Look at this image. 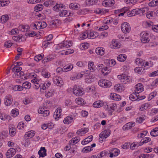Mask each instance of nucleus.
I'll use <instances>...</instances> for the list:
<instances>
[{
    "instance_id": "obj_1",
    "label": "nucleus",
    "mask_w": 158,
    "mask_h": 158,
    "mask_svg": "<svg viewBox=\"0 0 158 158\" xmlns=\"http://www.w3.org/2000/svg\"><path fill=\"white\" fill-rule=\"evenodd\" d=\"M141 41L143 43H147L150 41V36L149 33L145 31L142 32L140 34Z\"/></svg>"
},
{
    "instance_id": "obj_2",
    "label": "nucleus",
    "mask_w": 158,
    "mask_h": 158,
    "mask_svg": "<svg viewBox=\"0 0 158 158\" xmlns=\"http://www.w3.org/2000/svg\"><path fill=\"white\" fill-rule=\"evenodd\" d=\"M73 94L78 96H80L84 94V91L83 88L77 87L75 85L73 88Z\"/></svg>"
},
{
    "instance_id": "obj_3",
    "label": "nucleus",
    "mask_w": 158,
    "mask_h": 158,
    "mask_svg": "<svg viewBox=\"0 0 158 158\" xmlns=\"http://www.w3.org/2000/svg\"><path fill=\"white\" fill-rule=\"evenodd\" d=\"M99 85L102 87L109 88L111 86L112 83L110 81L105 79L100 80L98 82Z\"/></svg>"
},
{
    "instance_id": "obj_4",
    "label": "nucleus",
    "mask_w": 158,
    "mask_h": 158,
    "mask_svg": "<svg viewBox=\"0 0 158 158\" xmlns=\"http://www.w3.org/2000/svg\"><path fill=\"white\" fill-rule=\"evenodd\" d=\"M121 29L123 33H128L131 30V27L128 23L124 22L121 25Z\"/></svg>"
},
{
    "instance_id": "obj_5",
    "label": "nucleus",
    "mask_w": 158,
    "mask_h": 158,
    "mask_svg": "<svg viewBox=\"0 0 158 158\" xmlns=\"http://www.w3.org/2000/svg\"><path fill=\"white\" fill-rule=\"evenodd\" d=\"M13 98L10 95H7L5 97L4 104L6 106H10L12 103Z\"/></svg>"
},
{
    "instance_id": "obj_6",
    "label": "nucleus",
    "mask_w": 158,
    "mask_h": 158,
    "mask_svg": "<svg viewBox=\"0 0 158 158\" xmlns=\"http://www.w3.org/2000/svg\"><path fill=\"white\" fill-rule=\"evenodd\" d=\"M110 153V157L111 158L113 156H117L120 153V151L119 149L116 148H113L109 150Z\"/></svg>"
},
{
    "instance_id": "obj_7",
    "label": "nucleus",
    "mask_w": 158,
    "mask_h": 158,
    "mask_svg": "<svg viewBox=\"0 0 158 158\" xmlns=\"http://www.w3.org/2000/svg\"><path fill=\"white\" fill-rule=\"evenodd\" d=\"M115 3L114 0H106L102 2V4L104 6L110 7L113 6Z\"/></svg>"
},
{
    "instance_id": "obj_8",
    "label": "nucleus",
    "mask_w": 158,
    "mask_h": 158,
    "mask_svg": "<svg viewBox=\"0 0 158 158\" xmlns=\"http://www.w3.org/2000/svg\"><path fill=\"white\" fill-rule=\"evenodd\" d=\"M62 110L60 107L57 108L54 113L53 117L56 119H57L60 118Z\"/></svg>"
},
{
    "instance_id": "obj_9",
    "label": "nucleus",
    "mask_w": 158,
    "mask_h": 158,
    "mask_svg": "<svg viewBox=\"0 0 158 158\" xmlns=\"http://www.w3.org/2000/svg\"><path fill=\"white\" fill-rule=\"evenodd\" d=\"M16 153L15 149L14 148L9 149L6 153V156L7 158L12 157Z\"/></svg>"
},
{
    "instance_id": "obj_10",
    "label": "nucleus",
    "mask_w": 158,
    "mask_h": 158,
    "mask_svg": "<svg viewBox=\"0 0 158 158\" xmlns=\"http://www.w3.org/2000/svg\"><path fill=\"white\" fill-rule=\"evenodd\" d=\"M110 134V131L109 130H106L102 131L99 135V137L102 138H106Z\"/></svg>"
},
{
    "instance_id": "obj_11",
    "label": "nucleus",
    "mask_w": 158,
    "mask_h": 158,
    "mask_svg": "<svg viewBox=\"0 0 158 158\" xmlns=\"http://www.w3.org/2000/svg\"><path fill=\"white\" fill-rule=\"evenodd\" d=\"M135 92L137 94H139L143 91L144 88L143 87L142 84L141 83H138L135 86Z\"/></svg>"
},
{
    "instance_id": "obj_12",
    "label": "nucleus",
    "mask_w": 158,
    "mask_h": 158,
    "mask_svg": "<svg viewBox=\"0 0 158 158\" xmlns=\"http://www.w3.org/2000/svg\"><path fill=\"white\" fill-rule=\"evenodd\" d=\"M87 35L88 38L92 39L95 38L99 35L98 33L96 31H88Z\"/></svg>"
},
{
    "instance_id": "obj_13",
    "label": "nucleus",
    "mask_w": 158,
    "mask_h": 158,
    "mask_svg": "<svg viewBox=\"0 0 158 158\" xmlns=\"http://www.w3.org/2000/svg\"><path fill=\"white\" fill-rule=\"evenodd\" d=\"M116 62L114 59L107 60L104 62V63L107 67H112L116 64Z\"/></svg>"
},
{
    "instance_id": "obj_14",
    "label": "nucleus",
    "mask_w": 158,
    "mask_h": 158,
    "mask_svg": "<svg viewBox=\"0 0 158 158\" xmlns=\"http://www.w3.org/2000/svg\"><path fill=\"white\" fill-rule=\"evenodd\" d=\"M139 96V94H137L135 92L130 95L129 98L131 100L135 101L138 100Z\"/></svg>"
},
{
    "instance_id": "obj_15",
    "label": "nucleus",
    "mask_w": 158,
    "mask_h": 158,
    "mask_svg": "<svg viewBox=\"0 0 158 158\" xmlns=\"http://www.w3.org/2000/svg\"><path fill=\"white\" fill-rule=\"evenodd\" d=\"M40 157H44L47 155L46 150L45 147H41L38 152Z\"/></svg>"
},
{
    "instance_id": "obj_16",
    "label": "nucleus",
    "mask_w": 158,
    "mask_h": 158,
    "mask_svg": "<svg viewBox=\"0 0 158 158\" xmlns=\"http://www.w3.org/2000/svg\"><path fill=\"white\" fill-rule=\"evenodd\" d=\"M80 5L79 4L76 3H71L69 5V7L70 9L75 10H78L80 8Z\"/></svg>"
},
{
    "instance_id": "obj_17",
    "label": "nucleus",
    "mask_w": 158,
    "mask_h": 158,
    "mask_svg": "<svg viewBox=\"0 0 158 158\" xmlns=\"http://www.w3.org/2000/svg\"><path fill=\"white\" fill-rule=\"evenodd\" d=\"M89 129L88 128H82L78 130L77 132V134L78 135H81L87 133Z\"/></svg>"
},
{
    "instance_id": "obj_18",
    "label": "nucleus",
    "mask_w": 158,
    "mask_h": 158,
    "mask_svg": "<svg viewBox=\"0 0 158 158\" xmlns=\"http://www.w3.org/2000/svg\"><path fill=\"white\" fill-rule=\"evenodd\" d=\"M151 107L150 104L148 103H145L142 104L139 108V110L141 111L146 110L148 108H150Z\"/></svg>"
},
{
    "instance_id": "obj_19",
    "label": "nucleus",
    "mask_w": 158,
    "mask_h": 158,
    "mask_svg": "<svg viewBox=\"0 0 158 158\" xmlns=\"http://www.w3.org/2000/svg\"><path fill=\"white\" fill-rule=\"evenodd\" d=\"M73 119L72 116H68L64 119L63 122L65 124H69L73 122Z\"/></svg>"
},
{
    "instance_id": "obj_20",
    "label": "nucleus",
    "mask_w": 158,
    "mask_h": 158,
    "mask_svg": "<svg viewBox=\"0 0 158 158\" xmlns=\"http://www.w3.org/2000/svg\"><path fill=\"white\" fill-rule=\"evenodd\" d=\"M104 48L102 47L97 48L95 52L98 55L101 56L103 55L104 54Z\"/></svg>"
},
{
    "instance_id": "obj_21",
    "label": "nucleus",
    "mask_w": 158,
    "mask_h": 158,
    "mask_svg": "<svg viewBox=\"0 0 158 158\" xmlns=\"http://www.w3.org/2000/svg\"><path fill=\"white\" fill-rule=\"evenodd\" d=\"M9 131L10 135L11 136H14L16 133V129L14 126L13 125L9 127Z\"/></svg>"
},
{
    "instance_id": "obj_22",
    "label": "nucleus",
    "mask_w": 158,
    "mask_h": 158,
    "mask_svg": "<svg viewBox=\"0 0 158 158\" xmlns=\"http://www.w3.org/2000/svg\"><path fill=\"white\" fill-rule=\"evenodd\" d=\"M80 140V139L79 137H75L69 141V144L70 145H74L78 143Z\"/></svg>"
},
{
    "instance_id": "obj_23",
    "label": "nucleus",
    "mask_w": 158,
    "mask_h": 158,
    "mask_svg": "<svg viewBox=\"0 0 158 158\" xmlns=\"http://www.w3.org/2000/svg\"><path fill=\"white\" fill-rule=\"evenodd\" d=\"M93 138V137L92 135L89 136L87 138H85L84 141H82L81 143L83 145L87 144L92 140Z\"/></svg>"
},
{
    "instance_id": "obj_24",
    "label": "nucleus",
    "mask_w": 158,
    "mask_h": 158,
    "mask_svg": "<svg viewBox=\"0 0 158 158\" xmlns=\"http://www.w3.org/2000/svg\"><path fill=\"white\" fill-rule=\"evenodd\" d=\"M64 7V5L63 4H58L56 3L55 6H53V9L54 10L58 11Z\"/></svg>"
},
{
    "instance_id": "obj_25",
    "label": "nucleus",
    "mask_w": 158,
    "mask_h": 158,
    "mask_svg": "<svg viewBox=\"0 0 158 158\" xmlns=\"http://www.w3.org/2000/svg\"><path fill=\"white\" fill-rule=\"evenodd\" d=\"M111 98L114 100L116 101H119L121 100V96L115 93H111L110 95Z\"/></svg>"
},
{
    "instance_id": "obj_26",
    "label": "nucleus",
    "mask_w": 158,
    "mask_h": 158,
    "mask_svg": "<svg viewBox=\"0 0 158 158\" xmlns=\"http://www.w3.org/2000/svg\"><path fill=\"white\" fill-rule=\"evenodd\" d=\"M135 123L132 122H130L125 124L123 127V129L125 130H128L135 126Z\"/></svg>"
},
{
    "instance_id": "obj_27",
    "label": "nucleus",
    "mask_w": 158,
    "mask_h": 158,
    "mask_svg": "<svg viewBox=\"0 0 158 158\" xmlns=\"http://www.w3.org/2000/svg\"><path fill=\"white\" fill-rule=\"evenodd\" d=\"M18 28L19 31L25 32L27 31H28L29 29V27L28 26L20 25L19 26Z\"/></svg>"
},
{
    "instance_id": "obj_28",
    "label": "nucleus",
    "mask_w": 158,
    "mask_h": 158,
    "mask_svg": "<svg viewBox=\"0 0 158 158\" xmlns=\"http://www.w3.org/2000/svg\"><path fill=\"white\" fill-rule=\"evenodd\" d=\"M135 62L136 65L138 66H143L144 65L145 61L142 59L136 58L135 60Z\"/></svg>"
},
{
    "instance_id": "obj_29",
    "label": "nucleus",
    "mask_w": 158,
    "mask_h": 158,
    "mask_svg": "<svg viewBox=\"0 0 158 158\" xmlns=\"http://www.w3.org/2000/svg\"><path fill=\"white\" fill-rule=\"evenodd\" d=\"M9 19V16L7 15H2L0 18V22L2 23H6Z\"/></svg>"
},
{
    "instance_id": "obj_30",
    "label": "nucleus",
    "mask_w": 158,
    "mask_h": 158,
    "mask_svg": "<svg viewBox=\"0 0 158 158\" xmlns=\"http://www.w3.org/2000/svg\"><path fill=\"white\" fill-rule=\"evenodd\" d=\"M51 85V83L50 81H46L44 84H43L42 86H41L40 89L43 90H44L49 87Z\"/></svg>"
},
{
    "instance_id": "obj_31",
    "label": "nucleus",
    "mask_w": 158,
    "mask_h": 158,
    "mask_svg": "<svg viewBox=\"0 0 158 158\" xmlns=\"http://www.w3.org/2000/svg\"><path fill=\"white\" fill-rule=\"evenodd\" d=\"M127 58V56L125 54H121L119 55L117 58L118 60L120 62H123Z\"/></svg>"
},
{
    "instance_id": "obj_32",
    "label": "nucleus",
    "mask_w": 158,
    "mask_h": 158,
    "mask_svg": "<svg viewBox=\"0 0 158 158\" xmlns=\"http://www.w3.org/2000/svg\"><path fill=\"white\" fill-rule=\"evenodd\" d=\"M73 15V13L71 12H69V15H68V17L66 18L64 20L65 23H68L69 22L73 20V18L72 17Z\"/></svg>"
},
{
    "instance_id": "obj_33",
    "label": "nucleus",
    "mask_w": 158,
    "mask_h": 158,
    "mask_svg": "<svg viewBox=\"0 0 158 158\" xmlns=\"http://www.w3.org/2000/svg\"><path fill=\"white\" fill-rule=\"evenodd\" d=\"M35 134V132L32 130H31L26 132L24 136L26 137H27L28 138H31Z\"/></svg>"
},
{
    "instance_id": "obj_34",
    "label": "nucleus",
    "mask_w": 158,
    "mask_h": 158,
    "mask_svg": "<svg viewBox=\"0 0 158 158\" xmlns=\"http://www.w3.org/2000/svg\"><path fill=\"white\" fill-rule=\"evenodd\" d=\"M135 71L139 74H141L144 72V69L142 67H137L134 69Z\"/></svg>"
},
{
    "instance_id": "obj_35",
    "label": "nucleus",
    "mask_w": 158,
    "mask_h": 158,
    "mask_svg": "<svg viewBox=\"0 0 158 158\" xmlns=\"http://www.w3.org/2000/svg\"><path fill=\"white\" fill-rule=\"evenodd\" d=\"M64 72H67L71 70L73 68V65L71 64H69L65 66L64 67Z\"/></svg>"
},
{
    "instance_id": "obj_36",
    "label": "nucleus",
    "mask_w": 158,
    "mask_h": 158,
    "mask_svg": "<svg viewBox=\"0 0 158 158\" xmlns=\"http://www.w3.org/2000/svg\"><path fill=\"white\" fill-rule=\"evenodd\" d=\"M22 68L20 67L15 66L12 69V71L15 75L19 74V72L21 70Z\"/></svg>"
},
{
    "instance_id": "obj_37",
    "label": "nucleus",
    "mask_w": 158,
    "mask_h": 158,
    "mask_svg": "<svg viewBox=\"0 0 158 158\" xmlns=\"http://www.w3.org/2000/svg\"><path fill=\"white\" fill-rule=\"evenodd\" d=\"M41 22L40 21L35 22L33 24V26L34 27V29H41Z\"/></svg>"
},
{
    "instance_id": "obj_38",
    "label": "nucleus",
    "mask_w": 158,
    "mask_h": 158,
    "mask_svg": "<svg viewBox=\"0 0 158 158\" xmlns=\"http://www.w3.org/2000/svg\"><path fill=\"white\" fill-rule=\"evenodd\" d=\"M103 106V103L101 101H97L93 104V106L95 108H99Z\"/></svg>"
},
{
    "instance_id": "obj_39",
    "label": "nucleus",
    "mask_w": 158,
    "mask_h": 158,
    "mask_svg": "<svg viewBox=\"0 0 158 158\" xmlns=\"http://www.w3.org/2000/svg\"><path fill=\"white\" fill-rule=\"evenodd\" d=\"M88 68L92 72H93L95 70L94 63L93 62H89L88 63Z\"/></svg>"
},
{
    "instance_id": "obj_40",
    "label": "nucleus",
    "mask_w": 158,
    "mask_h": 158,
    "mask_svg": "<svg viewBox=\"0 0 158 158\" xmlns=\"http://www.w3.org/2000/svg\"><path fill=\"white\" fill-rule=\"evenodd\" d=\"M151 136H158V127L154 128L150 132Z\"/></svg>"
},
{
    "instance_id": "obj_41",
    "label": "nucleus",
    "mask_w": 158,
    "mask_h": 158,
    "mask_svg": "<svg viewBox=\"0 0 158 158\" xmlns=\"http://www.w3.org/2000/svg\"><path fill=\"white\" fill-rule=\"evenodd\" d=\"M68 45V42L67 41H64L59 44V47L61 48L64 47L68 48L69 47V45Z\"/></svg>"
},
{
    "instance_id": "obj_42",
    "label": "nucleus",
    "mask_w": 158,
    "mask_h": 158,
    "mask_svg": "<svg viewBox=\"0 0 158 158\" xmlns=\"http://www.w3.org/2000/svg\"><path fill=\"white\" fill-rule=\"evenodd\" d=\"M31 86V83L28 81L25 82L23 83L22 85V87H23V88H24L26 89H29Z\"/></svg>"
},
{
    "instance_id": "obj_43",
    "label": "nucleus",
    "mask_w": 158,
    "mask_h": 158,
    "mask_svg": "<svg viewBox=\"0 0 158 158\" xmlns=\"http://www.w3.org/2000/svg\"><path fill=\"white\" fill-rule=\"evenodd\" d=\"M93 149L90 146L85 147L82 149V152H83L87 153L92 151Z\"/></svg>"
},
{
    "instance_id": "obj_44",
    "label": "nucleus",
    "mask_w": 158,
    "mask_h": 158,
    "mask_svg": "<svg viewBox=\"0 0 158 158\" xmlns=\"http://www.w3.org/2000/svg\"><path fill=\"white\" fill-rule=\"evenodd\" d=\"M98 2V0H87L85 3L87 5L90 6L95 4Z\"/></svg>"
},
{
    "instance_id": "obj_45",
    "label": "nucleus",
    "mask_w": 158,
    "mask_h": 158,
    "mask_svg": "<svg viewBox=\"0 0 158 158\" xmlns=\"http://www.w3.org/2000/svg\"><path fill=\"white\" fill-rule=\"evenodd\" d=\"M136 10L134 9L131 10V11H129L127 12V15L129 17L134 16L136 15Z\"/></svg>"
},
{
    "instance_id": "obj_46",
    "label": "nucleus",
    "mask_w": 158,
    "mask_h": 158,
    "mask_svg": "<svg viewBox=\"0 0 158 158\" xmlns=\"http://www.w3.org/2000/svg\"><path fill=\"white\" fill-rule=\"evenodd\" d=\"M43 6L42 4H38L34 7V10L36 11H40L42 10Z\"/></svg>"
},
{
    "instance_id": "obj_47",
    "label": "nucleus",
    "mask_w": 158,
    "mask_h": 158,
    "mask_svg": "<svg viewBox=\"0 0 158 158\" xmlns=\"http://www.w3.org/2000/svg\"><path fill=\"white\" fill-rule=\"evenodd\" d=\"M146 116L145 115H142L139 117L136 118V122L139 123H142L145 119Z\"/></svg>"
},
{
    "instance_id": "obj_48",
    "label": "nucleus",
    "mask_w": 158,
    "mask_h": 158,
    "mask_svg": "<svg viewBox=\"0 0 158 158\" xmlns=\"http://www.w3.org/2000/svg\"><path fill=\"white\" fill-rule=\"evenodd\" d=\"M151 141V139L148 137H146L143 139V141H142V140L140 142V143H139L138 146H140L142 145L144 143H147Z\"/></svg>"
},
{
    "instance_id": "obj_49",
    "label": "nucleus",
    "mask_w": 158,
    "mask_h": 158,
    "mask_svg": "<svg viewBox=\"0 0 158 158\" xmlns=\"http://www.w3.org/2000/svg\"><path fill=\"white\" fill-rule=\"evenodd\" d=\"M109 67H103L102 70V73L105 75L108 74L110 72V71L108 70V68Z\"/></svg>"
},
{
    "instance_id": "obj_50",
    "label": "nucleus",
    "mask_w": 158,
    "mask_h": 158,
    "mask_svg": "<svg viewBox=\"0 0 158 158\" xmlns=\"http://www.w3.org/2000/svg\"><path fill=\"white\" fill-rule=\"evenodd\" d=\"M75 102L78 105H81L83 104L84 100L83 99L81 98H78L75 100Z\"/></svg>"
},
{
    "instance_id": "obj_51",
    "label": "nucleus",
    "mask_w": 158,
    "mask_h": 158,
    "mask_svg": "<svg viewBox=\"0 0 158 158\" xmlns=\"http://www.w3.org/2000/svg\"><path fill=\"white\" fill-rule=\"evenodd\" d=\"M12 116L13 117L17 116L19 114V111L18 109H13L11 111Z\"/></svg>"
},
{
    "instance_id": "obj_52",
    "label": "nucleus",
    "mask_w": 158,
    "mask_h": 158,
    "mask_svg": "<svg viewBox=\"0 0 158 158\" xmlns=\"http://www.w3.org/2000/svg\"><path fill=\"white\" fill-rule=\"evenodd\" d=\"M22 36H20L19 35L18 36H14L12 37V39L18 42H20L22 41Z\"/></svg>"
},
{
    "instance_id": "obj_53",
    "label": "nucleus",
    "mask_w": 158,
    "mask_h": 158,
    "mask_svg": "<svg viewBox=\"0 0 158 158\" xmlns=\"http://www.w3.org/2000/svg\"><path fill=\"white\" fill-rule=\"evenodd\" d=\"M8 135V132L5 131H3L0 134V137L2 139H4L7 137Z\"/></svg>"
},
{
    "instance_id": "obj_54",
    "label": "nucleus",
    "mask_w": 158,
    "mask_h": 158,
    "mask_svg": "<svg viewBox=\"0 0 158 158\" xmlns=\"http://www.w3.org/2000/svg\"><path fill=\"white\" fill-rule=\"evenodd\" d=\"M107 153L108 152L107 151H103L97 155V157L98 158H102V157L105 156Z\"/></svg>"
},
{
    "instance_id": "obj_55",
    "label": "nucleus",
    "mask_w": 158,
    "mask_h": 158,
    "mask_svg": "<svg viewBox=\"0 0 158 158\" xmlns=\"http://www.w3.org/2000/svg\"><path fill=\"white\" fill-rule=\"evenodd\" d=\"M42 75L44 77L49 78L50 76V74L48 72L46 71H42Z\"/></svg>"
},
{
    "instance_id": "obj_56",
    "label": "nucleus",
    "mask_w": 158,
    "mask_h": 158,
    "mask_svg": "<svg viewBox=\"0 0 158 158\" xmlns=\"http://www.w3.org/2000/svg\"><path fill=\"white\" fill-rule=\"evenodd\" d=\"M112 43L114 48H118L120 47V45L117 42L114 40H112Z\"/></svg>"
},
{
    "instance_id": "obj_57",
    "label": "nucleus",
    "mask_w": 158,
    "mask_h": 158,
    "mask_svg": "<svg viewBox=\"0 0 158 158\" xmlns=\"http://www.w3.org/2000/svg\"><path fill=\"white\" fill-rule=\"evenodd\" d=\"M53 59V58L52 57H45L44 59L42 60V62L43 63L45 64L48 62L51 61Z\"/></svg>"
},
{
    "instance_id": "obj_58",
    "label": "nucleus",
    "mask_w": 158,
    "mask_h": 158,
    "mask_svg": "<svg viewBox=\"0 0 158 158\" xmlns=\"http://www.w3.org/2000/svg\"><path fill=\"white\" fill-rule=\"evenodd\" d=\"M126 75L125 74H122L118 75V78L120 80L121 82H124V78L125 77L126 78Z\"/></svg>"
},
{
    "instance_id": "obj_59",
    "label": "nucleus",
    "mask_w": 158,
    "mask_h": 158,
    "mask_svg": "<svg viewBox=\"0 0 158 158\" xmlns=\"http://www.w3.org/2000/svg\"><path fill=\"white\" fill-rule=\"evenodd\" d=\"M157 94V92L155 91L151 93L149 95V100H151L155 97Z\"/></svg>"
},
{
    "instance_id": "obj_60",
    "label": "nucleus",
    "mask_w": 158,
    "mask_h": 158,
    "mask_svg": "<svg viewBox=\"0 0 158 158\" xmlns=\"http://www.w3.org/2000/svg\"><path fill=\"white\" fill-rule=\"evenodd\" d=\"M23 89V87L20 85H15L13 88V90L15 91H21Z\"/></svg>"
},
{
    "instance_id": "obj_61",
    "label": "nucleus",
    "mask_w": 158,
    "mask_h": 158,
    "mask_svg": "<svg viewBox=\"0 0 158 158\" xmlns=\"http://www.w3.org/2000/svg\"><path fill=\"white\" fill-rule=\"evenodd\" d=\"M148 133L147 131H144L142 132L138 135L137 137L138 138H141L143 137Z\"/></svg>"
},
{
    "instance_id": "obj_62",
    "label": "nucleus",
    "mask_w": 158,
    "mask_h": 158,
    "mask_svg": "<svg viewBox=\"0 0 158 158\" xmlns=\"http://www.w3.org/2000/svg\"><path fill=\"white\" fill-rule=\"evenodd\" d=\"M43 54H39L35 56L34 57V60L37 61L41 60L43 58Z\"/></svg>"
},
{
    "instance_id": "obj_63",
    "label": "nucleus",
    "mask_w": 158,
    "mask_h": 158,
    "mask_svg": "<svg viewBox=\"0 0 158 158\" xmlns=\"http://www.w3.org/2000/svg\"><path fill=\"white\" fill-rule=\"evenodd\" d=\"M19 31L18 28L13 29L10 31L11 34L15 35L19 33Z\"/></svg>"
},
{
    "instance_id": "obj_64",
    "label": "nucleus",
    "mask_w": 158,
    "mask_h": 158,
    "mask_svg": "<svg viewBox=\"0 0 158 158\" xmlns=\"http://www.w3.org/2000/svg\"><path fill=\"white\" fill-rule=\"evenodd\" d=\"M114 89L115 90H116L117 91L121 92L122 89V86H121L120 84H118L115 85L114 86Z\"/></svg>"
}]
</instances>
